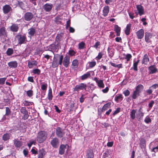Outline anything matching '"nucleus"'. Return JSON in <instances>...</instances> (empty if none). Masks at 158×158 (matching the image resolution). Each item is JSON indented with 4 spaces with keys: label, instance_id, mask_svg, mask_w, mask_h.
<instances>
[{
    "label": "nucleus",
    "instance_id": "8",
    "mask_svg": "<svg viewBox=\"0 0 158 158\" xmlns=\"http://www.w3.org/2000/svg\"><path fill=\"white\" fill-rule=\"evenodd\" d=\"M7 36V32L4 27H2L0 28V37L4 38Z\"/></svg>",
    "mask_w": 158,
    "mask_h": 158
},
{
    "label": "nucleus",
    "instance_id": "5",
    "mask_svg": "<svg viewBox=\"0 0 158 158\" xmlns=\"http://www.w3.org/2000/svg\"><path fill=\"white\" fill-rule=\"evenodd\" d=\"M50 143L51 145L55 148L58 147L59 145V140L57 138H53L51 140Z\"/></svg>",
    "mask_w": 158,
    "mask_h": 158
},
{
    "label": "nucleus",
    "instance_id": "34",
    "mask_svg": "<svg viewBox=\"0 0 158 158\" xmlns=\"http://www.w3.org/2000/svg\"><path fill=\"white\" fill-rule=\"evenodd\" d=\"M110 103H108L106 104H105L102 108V111H105L108 108H109L110 107Z\"/></svg>",
    "mask_w": 158,
    "mask_h": 158
},
{
    "label": "nucleus",
    "instance_id": "39",
    "mask_svg": "<svg viewBox=\"0 0 158 158\" xmlns=\"http://www.w3.org/2000/svg\"><path fill=\"white\" fill-rule=\"evenodd\" d=\"M13 53V50L12 48H9L7 49L6 53L8 56H10L12 55Z\"/></svg>",
    "mask_w": 158,
    "mask_h": 158
},
{
    "label": "nucleus",
    "instance_id": "7",
    "mask_svg": "<svg viewBox=\"0 0 158 158\" xmlns=\"http://www.w3.org/2000/svg\"><path fill=\"white\" fill-rule=\"evenodd\" d=\"M33 14L29 12L26 13L24 15V18L25 20L29 21L31 20L33 17Z\"/></svg>",
    "mask_w": 158,
    "mask_h": 158
},
{
    "label": "nucleus",
    "instance_id": "20",
    "mask_svg": "<svg viewBox=\"0 0 158 158\" xmlns=\"http://www.w3.org/2000/svg\"><path fill=\"white\" fill-rule=\"evenodd\" d=\"M8 65L10 68H15L17 66V63L16 61H11L8 63Z\"/></svg>",
    "mask_w": 158,
    "mask_h": 158
},
{
    "label": "nucleus",
    "instance_id": "41",
    "mask_svg": "<svg viewBox=\"0 0 158 158\" xmlns=\"http://www.w3.org/2000/svg\"><path fill=\"white\" fill-rule=\"evenodd\" d=\"M99 87L101 88H103L104 86V85L103 82V81L102 80H100L97 83Z\"/></svg>",
    "mask_w": 158,
    "mask_h": 158
},
{
    "label": "nucleus",
    "instance_id": "54",
    "mask_svg": "<svg viewBox=\"0 0 158 158\" xmlns=\"http://www.w3.org/2000/svg\"><path fill=\"white\" fill-rule=\"evenodd\" d=\"M27 94L28 96L31 97L33 95V91L31 90H28L27 92Z\"/></svg>",
    "mask_w": 158,
    "mask_h": 158
},
{
    "label": "nucleus",
    "instance_id": "42",
    "mask_svg": "<svg viewBox=\"0 0 158 158\" xmlns=\"http://www.w3.org/2000/svg\"><path fill=\"white\" fill-rule=\"evenodd\" d=\"M61 20L60 16H58L55 18V21L57 24H59L60 23Z\"/></svg>",
    "mask_w": 158,
    "mask_h": 158
},
{
    "label": "nucleus",
    "instance_id": "52",
    "mask_svg": "<svg viewBox=\"0 0 158 158\" xmlns=\"http://www.w3.org/2000/svg\"><path fill=\"white\" fill-rule=\"evenodd\" d=\"M131 57L132 56L131 54H127L126 56L125 59H126L127 61H129Z\"/></svg>",
    "mask_w": 158,
    "mask_h": 158
},
{
    "label": "nucleus",
    "instance_id": "13",
    "mask_svg": "<svg viewBox=\"0 0 158 158\" xmlns=\"http://www.w3.org/2000/svg\"><path fill=\"white\" fill-rule=\"evenodd\" d=\"M144 115V113L141 111V109H139L136 114V118L138 121H140L142 119Z\"/></svg>",
    "mask_w": 158,
    "mask_h": 158
},
{
    "label": "nucleus",
    "instance_id": "32",
    "mask_svg": "<svg viewBox=\"0 0 158 158\" xmlns=\"http://www.w3.org/2000/svg\"><path fill=\"white\" fill-rule=\"evenodd\" d=\"M87 158H94L93 152L92 150H89L87 151Z\"/></svg>",
    "mask_w": 158,
    "mask_h": 158
},
{
    "label": "nucleus",
    "instance_id": "1",
    "mask_svg": "<svg viewBox=\"0 0 158 158\" xmlns=\"http://www.w3.org/2000/svg\"><path fill=\"white\" fill-rule=\"evenodd\" d=\"M47 133L46 131H41L38 133L37 136V141L39 143H42L45 141L47 136Z\"/></svg>",
    "mask_w": 158,
    "mask_h": 158
},
{
    "label": "nucleus",
    "instance_id": "53",
    "mask_svg": "<svg viewBox=\"0 0 158 158\" xmlns=\"http://www.w3.org/2000/svg\"><path fill=\"white\" fill-rule=\"evenodd\" d=\"M6 115H8L10 113V110L9 108L8 107H6Z\"/></svg>",
    "mask_w": 158,
    "mask_h": 158
},
{
    "label": "nucleus",
    "instance_id": "29",
    "mask_svg": "<svg viewBox=\"0 0 158 158\" xmlns=\"http://www.w3.org/2000/svg\"><path fill=\"white\" fill-rule=\"evenodd\" d=\"M121 28L117 25L114 26V31L117 33L116 35L117 36H119L120 35Z\"/></svg>",
    "mask_w": 158,
    "mask_h": 158
},
{
    "label": "nucleus",
    "instance_id": "23",
    "mask_svg": "<svg viewBox=\"0 0 158 158\" xmlns=\"http://www.w3.org/2000/svg\"><path fill=\"white\" fill-rule=\"evenodd\" d=\"M45 154V152L43 148L40 149L39 151L38 158H43Z\"/></svg>",
    "mask_w": 158,
    "mask_h": 158
},
{
    "label": "nucleus",
    "instance_id": "33",
    "mask_svg": "<svg viewBox=\"0 0 158 158\" xmlns=\"http://www.w3.org/2000/svg\"><path fill=\"white\" fill-rule=\"evenodd\" d=\"M136 112V110H133L131 112L130 117L132 119H134L135 117V114Z\"/></svg>",
    "mask_w": 158,
    "mask_h": 158
},
{
    "label": "nucleus",
    "instance_id": "25",
    "mask_svg": "<svg viewBox=\"0 0 158 158\" xmlns=\"http://www.w3.org/2000/svg\"><path fill=\"white\" fill-rule=\"evenodd\" d=\"M90 72H87L86 73L84 74L81 76V80H84L90 77Z\"/></svg>",
    "mask_w": 158,
    "mask_h": 158
},
{
    "label": "nucleus",
    "instance_id": "59",
    "mask_svg": "<svg viewBox=\"0 0 158 158\" xmlns=\"http://www.w3.org/2000/svg\"><path fill=\"white\" fill-rule=\"evenodd\" d=\"M138 64H137L136 63H135V62H134L133 68L134 70H135V71L137 70H138V69H137Z\"/></svg>",
    "mask_w": 158,
    "mask_h": 158
},
{
    "label": "nucleus",
    "instance_id": "49",
    "mask_svg": "<svg viewBox=\"0 0 158 158\" xmlns=\"http://www.w3.org/2000/svg\"><path fill=\"white\" fill-rule=\"evenodd\" d=\"M6 79V77L0 78V84L3 85L4 84Z\"/></svg>",
    "mask_w": 158,
    "mask_h": 158
},
{
    "label": "nucleus",
    "instance_id": "63",
    "mask_svg": "<svg viewBox=\"0 0 158 158\" xmlns=\"http://www.w3.org/2000/svg\"><path fill=\"white\" fill-rule=\"evenodd\" d=\"M123 93L126 96H127L129 95L130 92L127 89L124 91Z\"/></svg>",
    "mask_w": 158,
    "mask_h": 158
},
{
    "label": "nucleus",
    "instance_id": "43",
    "mask_svg": "<svg viewBox=\"0 0 158 158\" xmlns=\"http://www.w3.org/2000/svg\"><path fill=\"white\" fill-rule=\"evenodd\" d=\"M32 72L34 74L39 75L40 73V70L39 69H33Z\"/></svg>",
    "mask_w": 158,
    "mask_h": 158
},
{
    "label": "nucleus",
    "instance_id": "24",
    "mask_svg": "<svg viewBox=\"0 0 158 158\" xmlns=\"http://www.w3.org/2000/svg\"><path fill=\"white\" fill-rule=\"evenodd\" d=\"M109 7L108 6H106L104 8L103 10V15L104 16H106L109 12Z\"/></svg>",
    "mask_w": 158,
    "mask_h": 158
},
{
    "label": "nucleus",
    "instance_id": "57",
    "mask_svg": "<svg viewBox=\"0 0 158 158\" xmlns=\"http://www.w3.org/2000/svg\"><path fill=\"white\" fill-rule=\"evenodd\" d=\"M158 151V144L157 145V146L154 147L152 148V152H153L155 153Z\"/></svg>",
    "mask_w": 158,
    "mask_h": 158
},
{
    "label": "nucleus",
    "instance_id": "18",
    "mask_svg": "<svg viewBox=\"0 0 158 158\" xmlns=\"http://www.w3.org/2000/svg\"><path fill=\"white\" fill-rule=\"evenodd\" d=\"M11 9V7L8 5H5L3 7V10L5 14L8 13L10 11Z\"/></svg>",
    "mask_w": 158,
    "mask_h": 158
},
{
    "label": "nucleus",
    "instance_id": "9",
    "mask_svg": "<svg viewBox=\"0 0 158 158\" xmlns=\"http://www.w3.org/2000/svg\"><path fill=\"white\" fill-rule=\"evenodd\" d=\"M53 5L52 4L46 3L43 6V8L46 12H49L52 9Z\"/></svg>",
    "mask_w": 158,
    "mask_h": 158
},
{
    "label": "nucleus",
    "instance_id": "56",
    "mask_svg": "<svg viewBox=\"0 0 158 158\" xmlns=\"http://www.w3.org/2000/svg\"><path fill=\"white\" fill-rule=\"evenodd\" d=\"M153 90L152 88H151L150 87L149 88V89L147 90L146 91V93L149 95L151 94Z\"/></svg>",
    "mask_w": 158,
    "mask_h": 158
},
{
    "label": "nucleus",
    "instance_id": "16",
    "mask_svg": "<svg viewBox=\"0 0 158 158\" xmlns=\"http://www.w3.org/2000/svg\"><path fill=\"white\" fill-rule=\"evenodd\" d=\"M136 8L138 11V13L140 16L144 14V10L143 7L140 5H136Z\"/></svg>",
    "mask_w": 158,
    "mask_h": 158
},
{
    "label": "nucleus",
    "instance_id": "35",
    "mask_svg": "<svg viewBox=\"0 0 158 158\" xmlns=\"http://www.w3.org/2000/svg\"><path fill=\"white\" fill-rule=\"evenodd\" d=\"M10 134L6 133L4 134L2 137L4 141H6L10 139Z\"/></svg>",
    "mask_w": 158,
    "mask_h": 158
},
{
    "label": "nucleus",
    "instance_id": "19",
    "mask_svg": "<svg viewBox=\"0 0 158 158\" xmlns=\"http://www.w3.org/2000/svg\"><path fill=\"white\" fill-rule=\"evenodd\" d=\"M149 74H151L155 73L157 71V69L154 65H152L148 68Z\"/></svg>",
    "mask_w": 158,
    "mask_h": 158
},
{
    "label": "nucleus",
    "instance_id": "44",
    "mask_svg": "<svg viewBox=\"0 0 158 158\" xmlns=\"http://www.w3.org/2000/svg\"><path fill=\"white\" fill-rule=\"evenodd\" d=\"M139 93L136 91V90H135L133 93L132 98L133 99H135L136 98L137 95H138Z\"/></svg>",
    "mask_w": 158,
    "mask_h": 158
},
{
    "label": "nucleus",
    "instance_id": "15",
    "mask_svg": "<svg viewBox=\"0 0 158 158\" xmlns=\"http://www.w3.org/2000/svg\"><path fill=\"white\" fill-rule=\"evenodd\" d=\"M152 34L148 32H146L145 35V41L149 43L150 42V39L152 38Z\"/></svg>",
    "mask_w": 158,
    "mask_h": 158
},
{
    "label": "nucleus",
    "instance_id": "21",
    "mask_svg": "<svg viewBox=\"0 0 158 158\" xmlns=\"http://www.w3.org/2000/svg\"><path fill=\"white\" fill-rule=\"evenodd\" d=\"M10 30L13 32H16L19 29V26L18 24H13L10 27Z\"/></svg>",
    "mask_w": 158,
    "mask_h": 158
},
{
    "label": "nucleus",
    "instance_id": "64",
    "mask_svg": "<svg viewBox=\"0 0 158 158\" xmlns=\"http://www.w3.org/2000/svg\"><path fill=\"white\" fill-rule=\"evenodd\" d=\"M120 108H118L113 113V115H114L118 113H119L120 111Z\"/></svg>",
    "mask_w": 158,
    "mask_h": 158
},
{
    "label": "nucleus",
    "instance_id": "27",
    "mask_svg": "<svg viewBox=\"0 0 158 158\" xmlns=\"http://www.w3.org/2000/svg\"><path fill=\"white\" fill-rule=\"evenodd\" d=\"M14 143L15 146L17 148H20L22 145L21 142L16 139L14 140Z\"/></svg>",
    "mask_w": 158,
    "mask_h": 158
},
{
    "label": "nucleus",
    "instance_id": "55",
    "mask_svg": "<svg viewBox=\"0 0 158 158\" xmlns=\"http://www.w3.org/2000/svg\"><path fill=\"white\" fill-rule=\"evenodd\" d=\"M144 121L146 123H148L151 122V120L150 118L147 117H146Z\"/></svg>",
    "mask_w": 158,
    "mask_h": 158
},
{
    "label": "nucleus",
    "instance_id": "4",
    "mask_svg": "<svg viewBox=\"0 0 158 158\" xmlns=\"http://www.w3.org/2000/svg\"><path fill=\"white\" fill-rule=\"evenodd\" d=\"M64 134L65 132L64 130L60 127H58L56 128V135L58 137L61 138L64 136Z\"/></svg>",
    "mask_w": 158,
    "mask_h": 158
},
{
    "label": "nucleus",
    "instance_id": "26",
    "mask_svg": "<svg viewBox=\"0 0 158 158\" xmlns=\"http://www.w3.org/2000/svg\"><path fill=\"white\" fill-rule=\"evenodd\" d=\"M63 35V34L62 33H60L58 34L56 38V40L58 43L62 40V36Z\"/></svg>",
    "mask_w": 158,
    "mask_h": 158
},
{
    "label": "nucleus",
    "instance_id": "50",
    "mask_svg": "<svg viewBox=\"0 0 158 158\" xmlns=\"http://www.w3.org/2000/svg\"><path fill=\"white\" fill-rule=\"evenodd\" d=\"M154 104V101L152 100L148 104L149 109L150 110L152 107L153 105Z\"/></svg>",
    "mask_w": 158,
    "mask_h": 158
},
{
    "label": "nucleus",
    "instance_id": "46",
    "mask_svg": "<svg viewBox=\"0 0 158 158\" xmlns=\"http://www.w3.org/2000/svg\"><path fill=\"white\" fill-rule=\"evenodd\" d=\"M56 60H53L52 64V67L53 68H56L57 67L59 64L58 63H57L56 61Z\"/></svg>",
    "mask_w": 158,
    "mask_h": 158
},
{
    "label": "nucleus",
    "instance_id": "12",
    "mask_svg": "<svg viewBox=\"0 0 158 158\" xmlns=\"http://www.w3.org/2000/svg\"><path fill=\"white\" fill-rule=\"evenodd\" d=\"M63 56L62 55H58L56 57H54L53 60H56L57 63L59 65H61L62 62Z\"/></svg>",
    "mask_w": 158,
    "mask_h": 158
},
{
    "label": "nucleus",
    "instance_id": "2",
    "mask_svg": "<svg viewBox=\"0 0 158 158\" xmlns=\"http://www.w3.org/2000/svg\"><path fill=\"white\" fill-rule=\"evenodd\" d=\"M26 39L25 35H21L18 34L15 36V40L17 41L18 44L21 45L25 43Z\"/></svg>",
    "mask_w": 158,
    "mask_h": 158
},
{
    "label": "nucleus",
    "instance_id": "58",
    "mask_svg": "<svg viewBox=\"0 0 158 158\" xmlns=\"http://www.w3.org/2000/svg\"><path fill=\"white\" fill-rule=\"evenodd\" d=\"M70 20H69L67 21L66 22V29H68V27H70Z\"/></svg>",
    "mask_w": 158,
    "mask_h": 158
},
{
    "label": "nucleus",
    "instance_id": "22",
    "mask_svg": "<svg viewBox=\"0 0 158 158\" xmlns=\"http://www.w3.org/2000/svg\"><path fill=\"white\" fill-rule=\"evenodd\" d=\"M66 149V146L64 145H61L59 149V153L60 155H63L64 153L65 150Z\"/></svg>",
    "mask_w": 158,
    "mask_h": 158
},
{
    "label": "nucleus",
    "instance_id": "14",
    "mask_svg": "<svg viewBox=\"0 0 158 158\" xmlns=\"http://www.w3.org/2000/svg\"><path fill=\"white\" fill-rule=\"evenodd\" d=\"M69 58L67 56H66L64 58L63 61V64L66 68L67 67L69 64Z\"/></svg>",
    "mask_w": 158,
    "mask_h": 158
},
{
    "label": "nucleus",
    "instance_id": "40",
    "mask_svg": "<svg viewBox=\"0 0 158 158\" xmlns=\"http://www.w3.org/2000/svg\"><path fill=\"white\" fill-rule=\"evenodd\" d=\"M52 89H50L48 90V99L50 101L52 99Z\"/></svg>",
    "mask_w": 158,
    "mask_h": 158
},
{
    "label": "nucleus",
    "instance_id": "6",
    "mask_svg": "<svg viewBox=\"0 0 158 158\" xmlns=\"http://www.w3.org/2000/svg\"><path fill=\"white\" fill-rule=\"evenodd\" d=\"M20 112L23 114V118L24 120L27 119L28 118L29 115L28 114V112L27 111L26 108L22 107L20 109Z\"/></svg>",
    "mask_w": 158,
    "mask_h": 158
},
{
    "label": "nucleus",
    "instance_id": "60",
    "mask_svg": "<svg viewBox=\"0 0 158 158\" xmlns=\"http://www.w3.org/2000/svg\"><path fill=\"white\" fill-rule=\"evenodd\" d=\"M47 87V84L42 85L41 86V89L43 90L46 89Z\"/></svg>",
    "mask_w": 158,
    "mask_h": 158
},
{
    "label": "nucleus",
    "instance_id": "11",
    "mask_svg": "<svg viewBox=\"0 0 158 158\" xmlns=\"http://www.w3.org/2000/svg\"><path fill=\"white\" fill-rule=\"evenodd\" d=\"M63 56L62 55H58L56 57H54L53 60H56L57 63L59 65H61L62 62Z\"/></svg>",
    "mask_w": 158,
    "mask_h": 158
},
{
    "label": "nucleus",
    "instance_id": "45",
    "mask_svg": "<svg viewBox=\"0 0 158 158\" xmlns=\"http://www.w3.org/2000/svg\"><path fill=\"white\" fill-rule=\"evenodd\" d=\"M72 65L75 67V68L77 67L78 65V62L77 60H73L72 62Z\"/></svg>",
    "mask_w": 158,
    "mask_h": 158
},
{
    "label": "nucleus",
    "instance_id": "30",
    "mask_svg": "<svg viewBox=\"0 0 158 158\" xmlns=\"http://www.w3.org/2000/svg\"><path fill=\"white\" fill-rule=\"evenodd\" d=\"M107 51L109 54V56L111 58L114 54V50L111 48H108L107 49Z\"/></svg>",
    "mask_w": 158,
    "mask_h": 158
},
{
    "label": "nucleus",
    "instance_id": "10",
    "mask_svg": "<svg viewBox=\"0 0 158 158\" xmlns=\"http://www.w3.org/2000/svg\"><path fill=\"white\" fill-rule=\"evenodd\" d=\"M136 35L138 39H142L144 35V31L143 29H141L139 30L136 32Z\"/></svg>",
    "mask_w": 158,
    "mask_h": 158
},
{
    "label": "nucleus",
    "instance_id": "28",
    "mask_svg": "<svg viewBox=\"0 0 158 158\" xmlns=\"http://www.w3.org/2000/svg\"><path fill=\"white\" fill-rule=\"evenodd\" d=\"M149 61V59L148 58V56L147 54H145L143 57L142 60V63L146 64Z\"/></svg>",
    "mask_w": 158,
    "mask_h": 158
},
{
    "label": "nucleus",
    "instance_id": "3",
    "mask_svg": "<svg viewBox=\"0 0 158 158\" xmlns=\"http://www.w3.org/2000/svg\"><path fill=\"white\" fill-rule=\"evenodd\" d=\"M87 87V85L83 83H80L78 85L75 86V87L73 91H74L78 92L80 90H83L84 89L86 90Z\"/></svg>",
    "mask_w": 158,
    "mask_h": 158
},
{
    "label": "nucleus",
    "instance_id": "31",
    "mask_svg": "<svg viewBox=\"0 0 158 158\" xmlns=\"http://www.w3.org/2000/svg\"><path fill=\"white\" fill-rule=\"evenodd\" d=\"M131 25L130 24H128L127 25L126 29L125 30V33L128 35L130 34V31L131 29Z\"/></svg>",
    "mask_w": 158,
    "mask_h": 158
},
{
    "label": "nucleus",
    "instance_id": "17",
    "mask_svg": "<svg viewBox=\"0 0 158 158\" xmlns=\"http://www.w3.org/2000/svg\"><path fill=\"white\" fill-rule=\"evenodd\" d=\"M37 65V63L35 60L29 61L28 62V66L30 69H31L34 67L36 66Z\"/></svg>",
    "mask_w": 158,
    "mask_h": 158
},
{
    "label": "nucleus",
    "instance_id": "51",
    "mask_svg": "<svg viewBox=\"0 0 158 158\" xmlns=\"http://www.w3.org/2000/svg\"><path fill=\"white\" fill-rule=\"evenodd\" d=\"M85 43L83 42H81L79 44V48L80 49H82L84 48Z\"/></svg>",
    "mask_w": 158,
    "mask_h": 158
},
{
    "label": "nucleus",
    "instance_id": "47",
    "mask_svg": "<svg viewBox=\"0 0 158 158\" xmlns=\"http://www.w3.org/2000/svg\"><path fill=\"white\" fill-rule=\"evenodd\" d=\"M140 144L143 147H144L145 146V141L144 139H141L140 140Z\"/></svg>",
    "mask_w": 158,
    "mask_h": 158
},
{
    "label": "nucleus",
    "instance_id": "36",
    "mask_svg": "<svg viewBox=\"0 0 158 158\" xmlns=\"http://www.w3.org/2000/svg\"><path fill=\"white\" fill-rule=\"evenodd\" d=\"M143 86L141 84L138 85L136 87L135 90L139 93L140 92L143 90Z\"/></svg>",
    "mask_w": 158,
    "mask_h": 158
},
{
    "label": "nucleus",
    "instance_id": "38",
    "mask_svg": "<svg viewBox=\"0 0 158 158\" xmlns=\"http://www.w3.org/2000/svg\"><path fill=\"white\" fill-rule=\"evenodd\" d=\"M28 34L31 36H33L35 33V30L33 28H31L28 30Z\"/></svg>",
    "mask_w": 158,
    "mask_h": 158
},
{
    "label": "nucleus",
    "instance_id": "48",
    "mask_svg": "<svg viewBox=\"0 0 158 158\" xmlns=\"http://www.w3.org/2000/svg\"><path fill=\"white\" fill-rule=\"evenodd\" d=\"M89 67L92 68L94 67L96 64V62L95 61H92L89 63Z\"/></svg>",
    "mask_w": 158,
    "mask_h": 158
},
{
    "label": "nucleus",
    "instance_id": "37",
    "mask_svg": "<svg viewBox=\"0 0 158 158\" xmlns=\"http://www.w3.org/2000/svg\"><path fill=\"white\" fill-rule=\"evenodd\" d=\"M123 99L122 95L121 94H118L116 95L115 97V100L116 101H118L119 100L121 101Z\"/></svg>",
    "mask_w": 158,
    "mask_h": 158
},
{
    "label": "nucleus",
    "instance_id": "61",
    "mask_svg": "<svg viewBox=\"0 0 158 158\" xmlns=\"http://www.w3.org/2000/svg\"><path fill=\"white\" fill-rule=\"evenodd\" d=\"M102 55H103L101 52H99L98 56L96 57V59H97V60H100L102 57Z\"/></svg>",
    "mask_w": 158,
    "mask_h": 158
},
{
    "label": "nucleus",
    "instance_id": "62",
    "mask_svg": "<svg viewBox=\"0 0 158 158\" xmlns=\"http://www.w3.org/2000/svg\"><path fill=\"white\" fill-rule=\"evenodd\" d=\"M151 88L153 90L154 89H155L156 88H158V84H155L153 85L152 86H150Z\"/></svg>",
    "mask_w": 158,
    "mask_h": 158
}]
</instances>
